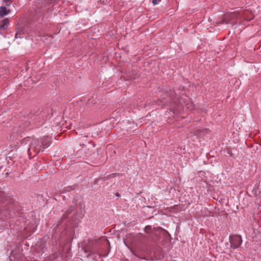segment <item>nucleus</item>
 <instances>
[{
	"instance_id": "obj_10",
	"label": "nucleus",
	"mask_w": 261,
	"mask_h": 261,
	"mask_svg": "<svg viewBox=\"0 0 261 261\" xmlns=\"http://www.w3.org/2000/svg\"><path fill=\"white\" fill-rule=\"evenodd\" d=\"M116 195H117V196H119V194H117Z\"/></svg>"
},
{
	"instance_id": "obj_7",
	"label": "nucleus",
	"mask_w": 261,
	"mask_h": 261,
	"mask_svg": "<svg viewBox=\"0 0 261 261\" xmlns=\"http://www.w3.org/2000/svg\"><path fill=\"white\" fill-rule=\"evenodd\" d=\"M161 0H152V2L153 5H157L159 3Z\"/></svg>"
},
{
	"instance_id": "obj_3",
	"label": "nucleus",
	"mask_w": 261,
	"mask_h": 261,
	"mask_svg": "<svg viewBox=\"0 0 261 261\" xmlns=\"http://www.w3.org/2000/svg\"><path fill=\"white\" fill-rule=\"evenodd\" d=\"M229 241L230 247L233 249L239 248L242 243L241 237L239 235L230 236Z\"/></svg>"
},
{
	"instance_id": "obj_4",
	"label": "nucleus",
	"mask_w": 261,
	"mask_h": 261,
	"mask_svg": "<svg viewBox=\"0 0 261 261\" xmlns=\"http://www.w3.org/2000/svg\"><path fill=\"white\" fill-rule=\"evenodd\" d=\"M9 24V20L8 18L3 19L0 22V30H6Z\"/></svg>"
},
{
	"instance_id": "obj_6",
	"label": "nucleus",
	"mask_w": 261,
	"mask_h": 261,
	"mask_svg": "<svg viewBox=\"0 0 261 261\" xmlns=\"http://www.w3.org/2000/svg\"><path fill=\"white\" fill-rule=\"evenodd\" d=\"M9 12V11H8L6 7L2 6L0 7V17H4V16L7 15Z\"/></svg>"
},
{
	"instance_id": "obj_2",
	"label": "nucleus",
	"mask_w": 261,
	"mask_h": 261,
	"mask_svg": "<svg viewBox=\"0 0 261 261\" xmlns=\"http://www.w3.org/2000/svg\"><path fill=\"white\" fill-rule=\"evenodd\" d=\"M238 18V14L236 12H228L225 14L222 21V23L232 24L235 20Z\"/></svg>"
},
{
	"instance_id": "obj_1",
	"label": "nucleus",
	"mask_w": 261,
	"mask_h": 261,
	"mask_svg": "<svg viewBox=\"0 0 261 261\" xmlns=\"http://www.w3.org/2000/svg\"><path fill=\"white\" fill-rule=\"evenodd\" d=\"M163 97L161 100V102L162 103V105H168L169 103H171V100H173V103L175 105L177 102L176 99L179 101V104L177 105V108L171 106V110H173V113H177L180 109V105H182L184 101L182 100L185 99L184 98H181L180 99H178V97H177V94L174 92L171 93L170 95L167 93H164L162 95Z\"/></svg>"
},
{
	"instance_id": "obj_8",
	"label": "nucleus",
	"mask_w": 261,
	"mask_h": 261,
	"mask_svg": "<svg viewBox=\"0 0 261 261\" xmlns=\"http://www.w3.org/2000/svg\"><path fill=\"white\" fill-rule=\"evenodd\" d=\"M29 123L26 122V124H25L24 126H21V129H23V130L29 126Z\"/></svg>"
},
{
	"instance_id": "obj_9",
	"label": "nucleus",
	"mask_w": 261,
	"mask_h": 261,
	"mask_svg": "<svg viewBox=\"0 0 261 261\" xmlns=\"http://www.w3.org/2000/svg\"><path fill=\"white\" fill-rule=\"evenodd\" d=\"M5 2L8 3L7 4V5H9L11 4L10 0H3Z\"/></svg>"
},
{
	"instance_id": "obj_5",
	"label": "nucleus",
	"mask_w": 261,
	"mask_h": 261,
	"mask_svg": "<svg viewBox=\"0 0 261 261\" xmlns=\"http://www.w3.org/2000/svg\"><path fill=\"white\" fill-rule=\"evenodd\" d=\"M39 141L37 139H34L31 142V146L30 148L28 149V152L31 151V150L35 151V147L34 146L35 145L38 144Z\"/></svg>"
},
{
	"instance_id": "obj_11",
	"label": "nucleus",
	"mask_w": 261,
	"mask_h": 261,
	"mask_svg": "<svg viewBox=\"0 0 261 261\" xmlns=\"http://www.w3.org/2000/svg\"><path fill=\"white\" fill-rule=\"evenodd\" d=\"M71 211H72V210H71V209H70V211H69V213L70 212H71Z\"/></svg>"
}]
</instances>
